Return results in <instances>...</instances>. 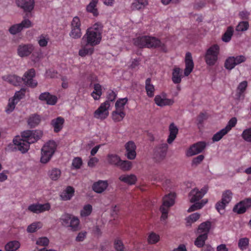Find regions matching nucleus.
Returning <instances> with one entry per match:
<instances>
[{"instance_id":"52","label":"nucleus","mask_w":251,"mask_h":251,"mask_svg":"<svg viewBox=\"0 0 251 251\" xmlns=\"http://www.w3.org/2000/svg\"><path fill=\"white\" fill-rule=\"evenodd\" d=\"M118 167H119L120 169L123 171H128L130 170L132 167V163L129 161H123L121 160L120 163Z\"/></svg>"},{"instance_id":"33","label":"nucleus","mask_w":251,"mask_h":251,"mask_svg":"<svg viewBox=\"0 0 251 251\" xmlns=\"http://www.w3.org/2000/svg\"><path fill=\"white\" fill-rule=\"evenodd\" d=\"M211 224L210 222L206 221L203 223H202L199 226L198 229V232L199 233L201 234H206L208 235V233L209 231V230L211 228Z\"/></svg>"},{"instance_id":"43","label":"nucleus","mask_w":251,"mask_h":251,"mask_svg":"<svg viewBox=\"0 0 251 251\" xmlns=\"http://www.w3.org/2000/svg\"><path fill=\"white\" fill-rule=\"evenodd\" d=\"M127 101L128 99L127 98L118 99L116 101L115 105L116 109L124 111L125 106L127 103Z\"/></svg>"},{"instance_id":"50","label":"nucleus","mask_w":251,"mask_h":251,"mask_svg":"<svg viewBox=\"0 0 251 251\" xmlns=\"http://www.w3.org/2000/svg\"><path fill=\"white\" fill-rule=\"evenodd\" d=\"M227 133L224 128L222 129L213 136L212 138L213 142H215L220 141Z\"/></svg>"},{"instance_id":"20","label":"nucleus","mask_w":251,"mask_h":251,"mask_svg":"<svg viewBox=\"0 0 251 251\" xmlns=\"http://www.w3.org/2000/svg\"><path fill=\"white\" fill-rule=\"evenodd\" d=\"M5 81L15 86H20L22 83V78L16 75H8L2 76Z\"/></svg>"},{"instance_id":"46","label":"nucleus","mask_w":251,"mask_h":251,"mask_svg":"<svg viewBox=\"0 0 251 251\" xmlns=\"http://www.w3.org/2000/svg\"><path fill=\"white\" fill-rule=\"evenodd\" d=\"M42 226V224L41 222H35L28 226L26 230L29 233H33L41 228Z\"/></svg>"},{"instance_id":"7","label":"nucleus","mask_w":251,"mask_h":251,"mask_svg":"<svg viewBox=\"0 0 251 251\" xmlns=\"http://www.w3.org/2000/svg\"><path fill=\"white\" fill-rule=\"evenodd\" d=\"M246 57L242 55L236 56H230L226 58L224 66L228 70L233 69L236 65L246 61Z\"/></svg>"},{"instance_id":"59","label":"nucleus","mask_w":251,"mask_h":251,"mask_svg":"<svg viewBox=\"0 0 251 251\" xmlns=\"http://www.w3.org/2000/svg\"><path fill=\"white\" fill-rule=\"evenodd\" d=\"M249 27V24L247 21H242L239 23L236 27V30L238 31H244Z\"/></svg>"},{"instance_id":"16","label":"nucleus","mask_w":251,"mask_h":251,"mask_svg":"<svg viewBox=\"0 0 251 251\" xmlns=\"http://www.w3.org/2000/svg\"><path fill=\"white\" fill-rule=\"evenodd\" d=\"M185 64V68L184 71V75L185 76H188L193 71L194 67L192 54L189 52H187L186 53Z\"/></svg>"},{"instance_id":"54","label":"nucleus","mask_w":251,"mask_h":251,"mask_svg":"<svg viewBox=\"0 0 251 251\" xmlns=\"http://www.w3.org/2000/svg\"><path fill=\"white\" fill-rule=\"evenodd\" d=\"M25 88H21L20 91L15 92L12 98L17 101L19 102L25 96Z\"/></svg>"},{"instance_id":"39","label":"nucleus","mask_w":251,"mask_h":251,"mask_svg":"<svg viewBox=\"0 0 251 251\" xmlns=\"http://www.w3.org/2000/svg\"><path fill=\"white\" fill-rule=\"evenodd\" d=\"M120 157L115 154H109L107 155L108 162L111 164L116 166H118L121 161Z\"/></svg>"},{"instance_id":"19","label":"nucleus","mask_w":251,"mask_h":251,"mask_svg":"<svg viewBox=\"0 0 251 251\" xmlns=\"http://www.w3.org/2000/svg\"><path fill=\"white\" fill-rule=\"evenodd\" d=\"M39 99L42 101H45L49 105H53L57 101V98L54 95H51L49 92H44L41 93Z\"/></svg>"},{"instance_id":"26","label":"nucleus","mask_w":251,"mask_h":251,"mask_svg":"<svg viewBox=\"0 0 251 251\" xmlns=\"http://www.w3.org/2000/svg\"><path fill=\"white\" fill-rule=\"evenodd\" d=\"M175 194L169 193L164 197L163 199V204L161 207H164L169 209V208L173 205L175 203Z\"/></svg>"},{"instance_id":"42","label":"nucleus","mask_w":251,"mask_h":251,"mask_svg":"<svg viewBox=\"0 0 251 251\" xmlns=\"http://www.w3.org/2000/svg\"><path fill=\"white\" fill-rule=\"evenodd\" d=\"M207 235L206 234H201L196 238L195 241V245L198 248H201L205 244L206 240L207 239Z\"/></svg>"},{"instance_id":"51","label":"nucleus","mask_w":251,"mask_h":251,"mask_svg":"<svg viewBox=\"0 0 251 251\" xmlns=\"http://www.w3.org/2000/svg\"><path fill=\"white\" fill-rule=\"evenodd\" d=\"M232 198V193L229 190L225 191L223 193L221 200L227 204L231 201Z\"/></svg>"},{"instance_id":"44","label":"nucleus","mask_w":251,"mask_h":251,"mask_svg":"<svg viewBox=\"0 0 251 251\" xmlns=\"http://www.w3.org/2000/svg\"><path fill=\"white\" fill-rule=\"evenodd\" d=\"M49 176L52 180H57L61 176V171L57 168H53L49 172Z\"/></svg>"},{"instance_id":"47","label":"nucleus","mask_w":251,"mask_h":251,"mask_svg":"<svg viewBox=\"0 0 251 251\" xmlns=\"http://www.w3.org/2000/svg\"><path fill=\"white\" fill-rule=\"evenodd\" d=\"M79 225V219L75 217L74 216H73L71 221L70 224L69 225V227H71V229L73 231H76L78 229V226Z\"/></svg>"},{"instance_id":"22","label":"nucleus","mask_w":251,"mask_h":251,"mask_svg":"<svg viewBox=\"0 0 251 251\" xmlns=\"http://www.w3.org/2000/svg\"><path fill=\"white\" fill-rule=\"evenodd\" d=\"M98 2L99 0H91L89 3L86 7V11L91 13L94 17H97L99 15V12L97 8Z\"/></svg>"},{"instance_id":"30","label":"nucleus","mask_w":251,"mask_h":251,"mask_svg":"<svg viewBox=\"0 0 251 251\" xmlns=\"http://www.w3.org/2000/svg\"><path fill=\"white\" fill-rule=\"evenodd\" d=\"M41 121V118L40 116L37 114H33L29 117L27 120V124L31 128H33L37 126Z\"/></svg>"},{"instance_id":"11","label":"nucleus","mask_w":251,"mask_h":251,"mask_svg":"<svg viewBox=\"0 0 251 251\" xmlns=\"http://www.w3.org/2000/svg\"><path fill=\"white\" fill-rule=\"evenodd\" d=\"M168 148V145L166 143L160 144L155 148L154 158L156 161L159 162L165 159Z\"/></svg>"},{"instance_id":"40","label":"nucleus","mask_w":251,"mask_h":251,"mask_svg":"<svg viewBox=\"0 0 251 251\" xmlns=\"http://www.w3.org/2000/svg\"><path fill=\"white\" fill-rule=\"evenodd\" d=\"M125 116L126 113L125 111H122L117 109L114 111L112 113V119L116 122L121 121Z\"/></svg>"},{"instance_id":"58","label":"nucleus","mask_w":251,"mask_h":251,"mask_svg":"<svg viewBox=\"0 0 251 251\" xmlns=\"http://www.w3.org/2000/svg\"><path fill=\"white\" fill-rule=\"evenodd\" d=\"M114 247L117 251H124V245L122 241L118 238L115 239L114 240Z\"/></svg>"},{"instance_id":"31","label":"nucleus","mask_w":251,"mask_h":251,"mask_svg":"<svg viewBox=\"0 0 251 251\" xmlns=\"http://www.w3.org/2000/svg\"><path fill=\"white\" fill-rule=\"evenodd\" d=\"M75 193V189L71 186H68L66 189L62 192L60 195L62 200L63 201H68L71 199L74 196Z\"/></svg>"},{"instance_id":"57","label":"nucleus","mask_w":251,"mask_h":251,"mask_svg":"<svg viewBox=\"0 0 251 251\" xmlns=\"http://www.w3.org/2000/svg\"><path fill=\"white\" fill-rule=\"evenodd\" d=\"M160 240V236L159 235L155 233L152 232H151L148 238V241L150 244H154L157 243Z\"/></svg>"},{"instance_id":"34","label":"nucleus","mask_w":251,"mask_h":251,"mask_svg":"<svg viewBox=\"0 0 251 251\" xmlns=\"http://www.w3.org/2000/svg\"><path fill=\"white\" fill-rule=\"evenodd\" d=\"M102 95V87L99 83L94 85V91L91 94V96L95 100H98Z\"/></svg>"},{"instance_id":"53","label":"nucleus","mask_w":251,"mask_h":251,"mask_svg":"<svg viewBox=\"0 0 251 251\" xmlns=\"http://www.w3.org/2000/svg\"><path fill=\"white\" fill-rule=\"evenodd\" d=\"M200 217V214L198 213H194L191 214L186 218L187 226H191L192 223L199 220Z\"/></svg>"},{"instance_id":"45","label":"nucleus","mask_w":251,"mask_h":251,"mask_svg":"<svg viewBox=\"0 0 251 251\" xmlns=\"http://www.w3.org/2000/svg\"><path fill=\"white\" fill-rule=\"evenodd\" d=\"M73 216V215L68 213L62 215L60 218V221L62 225L66 227H69V225L70 224V221Z\"/></svg>"},{"instance_id":"2","label":"nucleus","mask_w":251,"mask_h":251,"mask_svg":"<svg viewBox=\"0 0 251 251\" xmlns=\"http://www.w3.org/2000/svg\"><path fill=\"white\" fill-rule=\"evenodd\" d=\"M103 26L100 23H97L88 28L82 38V43L85 42L87 45L94 47L99 45L102 38Z\"/></svg>"},{"instance_id":"5","label":"nucleus","mask_w":251,"mask_h":251,"mask_svg":"<svg viewBox=\"0 0 251 251\" xmlns=\"http://www.w3.org/2000/svg\"><path fill=\"white\" fill-rule=\"evenodd\" d=\"M220 53V47L217 44L211 46L206 51L204 60L206 64L214 66L218 61Z\"/></svg>"},{"instance_id":"18","label":"nucleus","mask_w":251,"mask_h":251,"mask_svg":"<svg viewBox=\"0 0 251 251\" xmlns=\"http://www.w3.org/2000/svg\"><path fill=\"white\" fill-rule=\"evenodd\" d=\"M34 0H16V4L25 12H30L34 7Z\"/></svg>"},{"instance_id":"27","label":"nucleus","mask_w":251,"mask_h":251,"mask_svg":"<svg viewBox=\"0 0 251 251\" xmlns=\"http://www.w3.org/2000/svg\"><path fill=\"white\" fill-rule=\"evenodd\" d=\"M64 123V119L61 117H58L51 121V125L54 128V131L56 133L59 132L63 128Z\"/></svg>"},{"instance_id":"13","label":"nucleus","mask_w":251,"mask_h":251,"mask_svg":"<svg viewBox=\"0 0 251 251\" xmlns=\"http://www.w3.org/2000/svg\"><path fill=\"white\" fill-rule=\"evenodd\" d=\"M251 207V198H247L236 204L234 208L233 211L238 214L245 213L249 208Z\"/></svg>"},{"instance_id":"1","label":"nucleus","mask_w":251,"mask_h":251,"mask_svg":"<svg viewBox=\"0 0 251 251\" xmlns=\"http://www.w3.org/2000/svg\"><path fill=\"white\" fill-rule=\"evenodd\" d=\"M42 136V132L40 130H26L22 133V138L16 136L13 141L15 148L25 153L28 151L29 145L37 142Z\"/></svg>"},{"instance_id":"63","label":"nucleus","mask_w":251,"mask_h":251,"mask_svg":"<svg viewBox=\"0 0 251 251\" xmlns=\"http://www.w3.org/2000/svg\"><path fill=\"white\" fill-rule=\"evenodd\" d=\"M80 26L81 22L79 18L77 16L74 17L73 20L71 22V27L81 29Z\"/></svg>"},{"instance_id":"15","label":"nucleus","mask_w":251,"mask_h":251,"mask_svg":"<svg viewBox=\"0 0 251 251\" xmlns=\"http://www.w3.org/2000/svg\"><path fill=\"white\" fill-rule=\"evenodd\" d=\"M126 156L128 159L133 160L136 156V146L134 142L130 141L125 144Z\"/></svg>"},{"instance_id":"64","label":"nucleus","mask_w":251,"mask_h":251,"mask_svg":"<svg viewBox=\"0 0 251 251\" xmlns=\"http://www.w3.org/2000/svg\"><path fill=\"white\" fill-rule=\"evenodd\" d=\"M49 243V240L46 237L39 238L36 241V244L41 246H47Z\"/></svg>"},{"instance_id":"62","label":"nucleus","mask_w":251,"mask_h":251,"mask_svg":"<svg viewBox=\"0 0 251 251\" xmlns=\"http://www.w3.org/2000/svg\"><path fill=\"white\" fill-rule=\"evenodd\" d=\"M22 30L20 24H18L12 25L9 28V31L11 34L14 35L21 32Z\"/></svg>"},{"instance_id":"25","label":"nucleus","mask_w":251,"mask_h":251,"mask_svg":"<svg viewBox=\"0 0 251 251\" xmlns=\"http://www.w3.org/2000/svg\"><path fill=\"white\" fill-rule=\"evenodd\" d=\"M182 78V70L175 66L173 69L172 80L175 84H179L181 82Z\"/></svg>"},{"instance_id":"35","label":"nucleus","mask_w":251,"mask_h":251,"mask_svg":"<svg viewBox=\"0 0 251 251\" xmlns=\"http://www.w3.org/2000/svg\"><path fill=\"white\" fill-rule=\"evenodd\" d=\"M88 45H82L81 48L79 50L78 54L81 57H84L87 55H91L93 53L94 51V47L90 46L87 47Z\"/></svg>"},{"instance_id":"10","label":"nucleus","mask_w":251,"mask_h":251,"mask_svg":"<svg viewBox=\"0 0 251 251\" xmlns=\"http://www.w3.org/2000/svg\"><path fill=\"white\" fill-rule=\"evenodd\" d=\"M207 187L204 186L200 190L195 188L192 189L189 194V198L191 202H195L201 200L207 193Z\"/></svg>"},{"instance_id":"48","label":"nucleus","mask_w":251,"mask_h":251,"mask_svg":"<svg viewBox=\"0 0 251 251\" xmlns=\"http://www.w3.org/2000/svg\"><path fill=\"white\" fill-rule=\"evenodd\" d=\"M249 239L247 237L240 238L238 243L239 248L242 251L247 249L249 245Z\"/></svg>"},{"instance_id":"17","label":"nucleus","mask_w":251,"mask_h":251,"mask_svg":"<svg viewBox=\"0 0 251 251\" xmlns=\"http://www.w3.org/2000/svg\"><path fill=\"white\" fill-rule=\"evenodd\" d=\"M50 208V205L49 203L44 204H32L28 206V210L35 213H40L46 211H48Z\"/></svg>"},{"instance_id":"9","label":"nucleus","mask_w":251,"mask_h":251,"mask_svg":"<svg viewBox=\"0 0 251 251\" xmlns=\"http://www.w3.org/2000/svg\"><path fill=\"white\" fill-rule=\"evenodd\" d=\"M110 105L108 101L102 103L100 107L95 111L94 117L97 119H104L108 115V109Z\"/></svg>"},{"instance_id":"38","label":"nucleus","mask_w":251,"mask_h":251,"mask_svg":"<svg viewBox=\"0 0 251 251\" xmlns=\"http://www.w3.org/2000/svg\"><path fill=\"white\" fill-rule=\"evenodd\" d=\"M20 247V243L17 241H10L5 246L6 251H15Z\"/></svg>"},{"instance_id":"3","label":"nucleus","mask_w":251,"mask_h":251,"mask_svg":"<svg viewBox=\"0 0 251 251\" xmlns=\"http://www.w3.org/2000/svg\"><path fill=\"white\" fill-rule=\"evenodd\" d=\"M134 44L140 48L160 47L164 50L165 48L164 44L162 43L160 40L155 37L149 36H142L134 39Z\"/></svg>"},{"instance_id":"29","label":"nucleus","mask_w":251,"mask_h":251,"mask_svg":"<svg viewBox=\"0 0 251 251\" xmlns=\"http://www.w3.org/2000/svg\"><path fill=\"white\" fill-rule=\"evenodd\" d=\"M119 179L120 181L130 185L134 184L137 181V177L133 174L121 175Z\"/></svg>"},{"instance_id":"4","label":"nucleus","mask_w":251,"mask_h":251,"mask_svg":"<svg viewBox=\"0 0 251 251\" xmlns=\"http://www.w3.org/2000/svg\"><path fill=\"white\" fill-rule=\"evenodd\" d=\"M57 145L54 141L50 140L47 142L41 149L40 161L42 163H47L54 153Z\"/></svg>"},{"instance_id":"49","label":"nucleus","mask_w":251,"mask_h":251,"mask_svg":"<svg viewBox=\"0 0 251 251\" xmlns=\"http://www.w3.org/2000/svg\"><path fill=\"white\" fill-rule=\"evenodd\" d=\"M92 211V206L88 204L85 205L83 209L80 211V216L82 217H86L89 216Z\"/></svg>"},{"instance_id":"21","label":"nucleus","mask_w":251,"mask_h":251,"mask_svg":"<svg viewBox=\"0 0 251 251\" xmlns=\"http://www.w3.org/2000/svg\"><path fill=\"white\" fill-rule=\"evenodd\" d=\"M169 135L167 138V143L169 144H172L176 139L178 133V128L174 123L170 124L169 126Z\"/></svg>"},{"instance_id":"36","label":"nucleus","mask_w":251,"mask_h":251,"mask_svg":"<svg viewBox=\"0 0 251 251\" xmlns=\"http://www.w3.org/2000/svg\"><path fill=\"white\" fill-rule=\"evenodd\" d=\"M37 41L40 47H46L50 41L49 35L47 34H42L38 37Z\"/></svg>"},{"instance_id":"28","label":"nucleus","mask_w":251,"mask_h":251,"mask_svg":"<svg viewBox=\"0 0 251 251\" xmlns=\"http://www.w3.org/2000/svg\"><path fill=\"white\" fill-rule=\"evenodd\" d=\"M148 5V0H133L131 8L134 10H140L144 9Z\"/></svg>"},{"instance_id":"37","label":"nucleus","mask_w":251,"mask_h":251,"mask_svg":"<svg viewBox=\"0 0 251 251\" xmlns=\"http://www.w3.org/2000/svg\"><path fill=\"white\" fill-rule=\"evenodd\" d=\"M234 32V29L232 26H228L226 32L222 36V40L226 43L229 42L233 36Z\"/></svg>"},{"instance_id":"14","label":"nucleus","mask_w":251,"mask_h":251,"mask_svg":"<svg viewBox=\"0 0 251 251\" xmlns=\"http://www.w3.org/2000/svg\"><path fill=\"white\" fill-rule=\"evenodd\" d=\"M34 47L31 44H21L17 48V53L19 56L24 57L29 56L34 50Z\"/></svg>"},{"instance_id":"24","label":"nucleus","mask_w":251,"mask_h":251,"mask_svg":"<svg viewBox=\"0 0 251 251\" xmlns=\"http://www.w3.org/2000/svg\"><path fill=\"white\" fill-rule=\"evenodd\" d=\"M108 185L107 180H99L93 184L92 188L96 193H101L107 188Z\"/></svg>"},{"instance_id":"32","label":"nucleus","mask_w":251,"mask_h":251,"mask_svg":"<svg viewBox=\"0 0 251 251\" xmlns=\"http://www.w3.org/2000/svg\"><path fill=\"white\" fill-rule=\"evenodd\" d=\"M151 79L148 78L145 82V89L147 95L149 98H152L154 95L155 88L153 85L151 83Z\"/></svg>"},{"instance_id":"56","label":"nucleus","mask_w":251,"mask_h":251,"mask_svg":"<svg viewBox=\"0 0 251 251\" xmlns=\"http://www.w3.org/2000/svg\"><path fill=\"white\" fill-rule=\"evenodd\" d=\"M71 28V30L69 33L70 36L73 39H78L81 36L82 33L81 29L77 28Z\"/></svg>"},{"instance_id":"12","label":"nucleus","mask_w":251,"mask_h":251,"mask_svg":"<svg viewBox=\"0 0 251 251\" xmlns=\"http://www.w3.org/2000/svg\"><path fill=\"white\" fill-rule=\"evenodd\" d=\"M154 100L155 103L160 107L171 106L175 102L173 99L167 98L166 94L164 93H162L161 95L155 96Z\"/></svg>"},{"instance_id":"41","label":"nucleus","mask_w":251,"mask_h":251,"mask_svg":"<svg viewBox=\"0 0 251 251\" xmlns=\"http://www.w3.org/2000/svg\"><path fill=\"white\" fill-rule=\"evenodd\" d=\"M207 201V199H204L201 200V202H195V203L192 204L188 209V212H191L201 208Z\"/></svg>"},{"instance_id":"8","label":"nucleus","mask_w":251,"mask_h":251,"mask_svg":"<svg viewBox=\"0 0 251 251\" xmlns=\"http://www.w3.org/2000/svg\"><path fill=\"white\" fill-rule=\"evenodd\" d=\"M206 145L207 144L204 141H200L194 144L187 150L186 152L187 156H192L201 153L205 149Z\"/></svg>"},{"instance_id":"60","label":"nucleus","mask_w":251,"mask_h":251,"mask_svg":"<svg viewBox=\"0 0 251 251\" xmlns=\"http://www.w3.org/2000/svg\"><path fill=\"white\" fill-rule=\"evenodd\" d=\"M237 119L235 117H233L228 121L226 126L224 128L227 132H228L232 127H234L237 124Z\"/></svg>"},{"instance_id":"23","label":"nucleus","mask_w":251,"mask_h":251,"mask_svg":"<svg viewBox=\"0 0 251 251\" xmlns=\"http://www.w3.org/2000/svg\"><path fill=\"white\" fill-rule=\"evenodd\" d=\"M248 86V83L247 81H243L239 83L237 90L236 97L237 99L243 100L245 98V92Z\"/></svg>"},{"instance_id":"6","label":"nucleus","mask_w":251,"mask_h":251,"mask_svg":"<svg viewBox=\"0 0 251 251\" xmlns=\"http://www.w3.org/2000/svg\"><path fill=\"white\" fill-rule=\"evenodd\" d=\"M35 70L34 69H30L25 72L22 77V82L24 84L30 88H35L37 86L38 82L34 79L35 76Z\"/></svg>"},{"instance_id":"61","label":"nucleus","mask_w":251,"mask_h":251,"mask_svg":"<svg viewBox=\"0 0 251 251\" xmlns=\"http://www.w3.org/2000/svg\"><path fill=\"white\" fill-rule=\"evenodd\" d=\"M242 137L245 141L251 142V128L245 129L242 134Z\"/></svg>"},{"instance_id":"55","label":"nucleus","mask_w":251,"mask_h":251,"mask_svg":"<svg viewBox=\"0 0 251 251\" xmlns=\"http://www.w3.org/2000/svg\"><path fill=\"white\" fill-rule=\"evenodd\" d=\"M18 103V101L14 100L12 98L9 100L8 104L6 108L5 111L7 113H9L13 111L16 105Z\"/></svg>"}]
</instances>
